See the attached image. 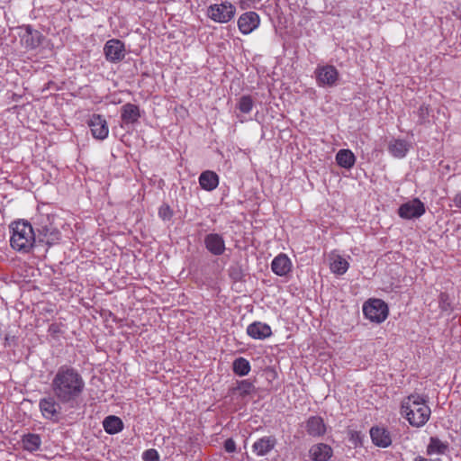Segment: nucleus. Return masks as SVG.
<instances>
[{"label":"nucleus","mask_w":461,"mask_h":461,"mask_svg":"<svg viewBox=\"0 0 461 461\" xmlns=\"http://www.w3.org/2000/svg\"><path fill=\"white\" fill-rule=\"evenodd\" d=\"M54 396L61 403L76 402L83 393L85 381L79 372L69 366H61L51 381Z\"/></svg>","instance_id":"nucleus-1"},{"label":"nucleus","mask_w":461,"mask_h":461,"mask_svg":"<svg viewBox=\"0 0 461 461\" xmlns=\"http://www.w3.org/2000/svg\"><path fill=\"white\" fill-rule=\"evenodd\" d=\"M400 412L412 427L416 428L424 426L431 414L427 399L418 393L402 399Z\"/></svg>","instance_id":"nucleus-2"},{"label":"nucleus","mask_w":461,"mask_h":461,"mask_svg":"<svg viewBox=\"0 0 461 461\" xmlns=\"http://www.w3.org/2000/svg\"><path fill=\"white\" fill-rule=\"evenodd\" d=\"M11 247L21 253H29L37 240L36 234L30 222L20 220L10 225Z\"/></svg>","instance_id":"nucleus-3"},{"label":"nucleus","mask_w":461,"mask_h":461,"mask_svg":"<svg viewBox=\"0 0 461 461\" xmlns=\"http://www.w3.org/2000/svg\"><path fill=\"white\" fill-rule=\"evenodd\" d=\"M55 215L53 214H41L37 221V233L36 238L41 243H45L48 246L58 244L61 240V233L55 224Z\"/></svg>","instance_id":"nucleus-4"},{"label":"nucleus","mask_w":461,"mask_h":461,"mask_svg":"<svg viewBox=\"0 0 461 461\" xmlns=\"http://www.w3.org/2000/svg\"><path fill=\"white\" fill-rule=\"evenodd\" d=\"M235 14V5L228 1L210 5L205 13L209 19L218 23H227L230 22L234 18Z\"/></svg>","instance_id":"nucleus-5"},{"label":"nucleus","mask_w":461,"mask_h":461,"mask_svg":"<svg viewBox=\"0 0 461 461\" xmlns=\"http://www.w3.org/2000/svg\"><path fill=\"white\" fill-rule=\"evenodd\" d=\"M363 313L369 321L381 323L387 319L389 308L381 299H369L363 305Z\"/></svg>","instance_id":"nucleus-6"},{"label":"nucleus","mask_w":461,"mask_h":461,"mask_svg":"<svg viewBox=\"0 0 461 461\" xmlns=\"http://www.w3.org/2000/svg\"><path fill=\"white\" fill-rule=\"evenodd\" d=\"M314 73L317 85L322 87L336 86L339 77L338 69L332 65L318 66Z\"/></svg>","instance_id":"nucleus-7"},{"label":"nucleus","mask_w":461,"mask_h":461,"mask_svg":"<svg viewBox=\"0 0 461 461\" xmlns=\"http://www.w3.org/2000/svg\"><path fill=\"white\" fill-rule=\"evenodd\" d=\"M425 212V204L419 198H414L399 207L398 215L402 219L411 220L420 218Z\"/></svg>","instance_id":"nucleus-8"},{"label":"nucleus","mask_w":461,"mask_h":461,"mask_svg":"<svg viewBox=\"0 0 461 461\" xmlns=\"http://www.w3.org/2000/svg\"><path fill=\"white\" fill-rule=\"evenodd\" d=\"M104 54L107 61L117 63L122 61L126 54L125 45L117 39H112L105 42Z\"/></svg>","instance_id":"nucleus-9"},{"label":"nucleus","mask_w":461,"mask_h":461,"mask_svg":"<svg viewBox=\"0 0 461 461\" xmlns=\"http://www.w3.org/2000/svg\"><path fill=\"white\" fill-rule=\"evenodd\" d=\"M93 138L104 140L108 137L109 128L106 120L100 114H93L87 121Z\"/></svg>","instance_id":"nucleus-10"},{"label":"nucleus","mask_w":461,"mask_h":461,"mask_svg":"<svg viewBox=\"0 0 461 461\" xmlns=\"http://www.w3.org/2000/svg\"><path fill=\"white\" fill-rule=\"evenodd\" d=\"M370 438L373 444L378 447L385 448L392 445L391 432L384 426H373L370 429Z\"/></svg>","instance_id":"nucleus-11"},{"label":"nucleus","mask_w":461,"mask_h":461,"mask_svg":"<svg viewBox=\"0 0 461 461\" xmlns=\"http://www.w3.org/2000/svg\"><path fill=\"white\" fill-rule=\"evenodd\" d=\"M260 24L259 15L253 11L242 14L238 19V27L242 34H249Z\"/></svg>","instance_id":"nucleus-12"},{"label":"nucleus","mask_w":461,"mask_h":461,"mask_svg":"<svg viewBox=\"0 0 461 461\" xmlns=\"http://www.w3.org/2000/svg\"><path fill=\"white\" fill-rule=\"evenodd\" d=\"M204 245L207 250L214 256H221L225 251V241L221 235L210 233L204 237Z\"/></svg>","instance_id":"nucleus-13"},{"label":"nucleus","mask_w":461,"mask_h":461,"mask_svg":"<svg viewBox=\"0 0 461 461\" xmlns=\"http://www.w3.org/2000/svg\"><path fill=\"white\" fill-rule=\"evenodd\" d=\"M247 334L254 339H266L272 336L271 327L261 321H254L247 327Z\"/></svg>","instance_id":"nucleus-14"},{"label":"nucleus","mask_w":461,"mask_h":461,"mask_svg":"<svg viewBox=\"0 0 461 461\" xmlns=\"http://www.w3.org/2000/svg\"><path fill=\"white\" fill-rule=\"evenodd\" d=\"M276 445V439L274 436H265L258 438L252 445V451L258 456H263L269 454Z\"/></svg>","instance_id":"nucleus-15"},{"label":"nucleus","mask_w":461,"mask_h":461,"mask_svg":"<svg viewBox=\"0 0 461 461\" xmlns=\"http://www.w3.org/2000/svg\"><path fill=\"white\" fill-rule=\"evenodd\" d=\"M449 452V443L447 440H442L437 436H432L429 439L426 448L428 456H444Z\"/></svg>","instance_id":"nucleus-16"},{"label":"nucleus","mask_w":461,"mask_h":461,"mask_svg":"<svg viewBox=\"0 0 461 461\" xmlns=\"http://www.w3.org/2000/svg\"><path fill=\"white\" fill-rule=\"evenodd\" d=\"M271 269L276 275L285 276L292 270V262L285 254L281 253L273 259Z\"/></svg>","instance_id":"nucleus-17"},{"label":"nucleus","mask_w":461,"mask_h":461,"mask_svg":"<svg viewBox=\"0 0 461 461\" xmlns=\"http://www.w3.org/2000/svg\"><path fill=\"white\" fill-rule=\"evenodd\" d=\"M310 457L314 461H328L333 455L332 448L324 443H318L311 447Z\"/></svg>","instance_id":"nucleus-18"},{"label":"nucleus","mask_w":461,"mask_h":461,"mask_svg":"<svg viewBox=\"0 0 461 461\" xmlns=\"http://www.w3.org/2000/svg\"><path fill=\"white\" fill-rule=\"evenodd\" d=\"M40 409L44 418L52 420L59 413V404L51 397L43 398L40 401Z\"/></svg>","instance_id":"nucleus-19"},{"label":"nucleus","mask_w":461,"mask_h":461,"mask_svg":"<svg viewBox=\"0 0 461 461\" xmlns=\"http://www.w3.org/2000/svg\"><path fill=\"white\" fill-rule=\"evenodd\" d=\"M306 431L312 437H321L326 432V426L322 418L312 416L306 421Z\"/></svg>","instance_id":"nucleus-20"},{"label":"nucleus","mask_w":461,"mask_h":461,"mask_svg":"<svg viewBox=\"0 0 461 461\" xmlns=\"http://www.w3.org/2000/svg\"><path fill=\"white\" fill-rule=\"evenodd\" d=\"M410 143L404 140L393 139L388 144V151L395 158H404L410 149Z\"/></svg>","instance_id":"nucleus-21"},{"label":"nucleus","mask_w":461,"mask_h":461,"mask_svg":"<svg viewBox=\"0 0 461 461\" xmlns=\"http://www.w3.org/2000/svg\"><path fill=\"white\" fill-rule=\"evenodd\" d=\"M140 117V113L139 106L128 103L122 107L121 118L124 123L133 124L138 122Z\"/></svg>","instance_id":"nucleus-22"},{"label":"nucleus","mask_w":461,"mask_h":461,"mask_svg":"<svg viewBox=\"0 0 461 461\" xmlns=\"http://www.w3.org/2000/svg\"><path fill=\"white\" fill-rule=\"evenodd\" d=\"M199 185L203 190L212 191L219 185V176L213 171H203L199 176Z\"/></svg>","instance_id":"nucleus-23"},{"label":"nucleus","mask_w":461,"mask_h":461,"mask_svg":"<svg viewBox=\"0 0 461 461\" xmlns=\"http://www.w3.org/2000/svg\"><path fill=\"white\" fill-rule=\"evenodd\" d=\"M336 161L339 167L349 169L355 165L356 157L349 149H340L336 154Z\"/></svg>","instance_id":"nucleus-24"},{"label":"nucleus","mask_w":461,"mask_h":461,"mask_svg":"<svg viewBox=\"0 0 461 461\" xmlns=\"http://www.w3.org/2000/svg\"><path fill=\"white\" fill-rule=\"evenodd\" d=\"M103 427L108 434H116L122 430L123 423L119 417L110 415L104 420Z\"/></svg>","instance_id":"nucleus-25"},{"label":"nucleus","mask_w":461,"mask_h":461,"mask_svg":"<svg viewBox=\"0 0 461 461\" xmlns=\"http://www.w3.org/2000/svg\"><path fill=\"white\" fill-rule=\"evenodd\" d=\"M22 444L24 450L34 452L40 449L41 439L38 434L28 433L23 437Z\"/></svg>","instance_id":"nucleus-26"},{"label":"nucleus","mask_w":461,"mask_h":461,"mask_svg":"<svg viewBox=\"0 0 461 461\" xmlns=\"http://www.w3.org/2000/svg\"><path fill=\"white\" fill-rule=\"evenodd\" d=\"M348 262L339 255L333 256L330 263V270L337 275H343L348 269Z\"/></svg>","instance_id":"nucleus-27"},{"label":"nucleus","mask_w":461,"mask_h":461,"mask_svg":"<svg viewBox=\"0 0 461 461\" xmlns=\"http://www.w3.org/2000/svg\"><path fill=\"white\" fill-rule=\"evenodd\" d=\"M250 368L249 362L242 357H240L233 361L232 369L238 375H247L249 373Z\"/></svg>","instance_id":"nucleus-28"},{"label":"nucleus","mask_w":461,"mask_h":461,"mask_svg":"<svg viewBox=\"0 0 461 461\" xmlns=\"http://www.w3.org/2000/svg\"><path fill=\"white\" fill-rule=\"evenodd\" d=\"M253 106L254 101L250 95L241 96L237 104V108L243 113H250Z\"/></svg>","instance_id":"nucleus-29"},{"label":"nucleus","mask_w":461,"mask_h":461,"mask_svg":"<svg viewBox=\"0 0 461 461\" xmlns=\"http://www.w3.org/2000/svg\"><path fill=\"white\" fill-rule=\"evenodd\" d=\"M429 106L428 104H421L417 111V115L419 117L418 123L424 124L429 119Z\"/></svg>","instance_id":"nucleus-30"},{"label":"nucleus","mask_w":461,"mask_h":461,"mask_svg":"<svg viewBox=\"0 0 461 461\" xmlns=\"http://www.w3.org/2000/svg\"><path fill=\"white\" fill-rule=\"evenodd\" d=\"M238 389L241 395H247L253 392L254 385L249 380H243L240 383Z\"/></svg>","instance_id":"nucleus-31"},{"label":"nucleus","mask_w":461,"mask_h":461,"mask_svg":"<svg viewBox=\"0 0 461 461\" xmlns=\"http://www.w3.org/2000/svg\"><path fill=\"white\" fill-rule=\"evenodd\" d=\"M142 458L144 461H159V455L156 449L150 448L143 452Z\"/></svg>","instance_id":"nucleus-32"},{"label":"nucleus","mask_w":461,"mask_h":461,"mask_svg":"<svg viewBox=\"0 0 461 461\" xmlns=\"http://www.w3.org/2000/svg\"><path fill=\"white\" fill-rule=\"evenodd\" d=\"M224 449L228 453H233L236 451V443L232 438H228L224 442Z\"/></svg>","instance_id":"nucleus-33"},{"label":"nucleus","mask_w":461,"mask_h":461,"mask_svg":"<svg viewBox=\"0 0 461 461\" xmlns=\"http://www.w3.org/2000/svg\"><path fill=\"white\" fill-rule=\"evenodd\" d=\"M259 2L260 0H240L239 4L241 9H246Z\"/></svg>","instance_id":"nucleus-34"},{"label":"nucleus","mask_w":461,"mask_h":461,"mask_svg":"<svg viewBox=\"0 0 461 461\" xmlns=\"http://www.w3.org/2000/svg\"><path fill=\"white\" fill-rule=\"evenodd\" d=\"M159 216L163 219L169 218L171 216V212L168 206H163L159 209Z\"/></svg>","instance_id":"nucleus-35"},{"label":"nucleus","mask_w":461,"mask_h":461,"mask_svg":"<svg viewBox=\"0 0 461 461\" xmlns=\"http://www.w3.org/2000/svg\"><path fill=\"white\" fill-rule=\"evenodd\" d=\"M454 206L461 208V192L456 194L452 199Z\"/></svg>","instance_id":"nucleus-36"},{"label":"nucleus","mask_w":461,"mask_h":461,"mask_svg":"<svg viewBox=\"0 0 461 461\" xmlns=\"http://www.w3.org/2000/svg\"><path fill=\"white\" fill-rule=\"evenodd\" d=\"M414 461H429V459L421 456H418L414 458ZM430 461H441L440 459H435V460H430Z\"/></svg>","instance_id":"nucleus-37"},{"label":"nucleus","mask_w":461,"mask_h":461,"mask_svg":"<svg viewBox=\"0 0 461 461\" xmlns=\"http://www.w3.org/2000/svg\"><path fill=\"white\" fill-rule=\"evenodd\" d=\"M444 297H447V295H446L445 294H440V298H441V300H443V299H444Z\"/></svg>","instance_id":"nucleus-38"}]
</instances>
